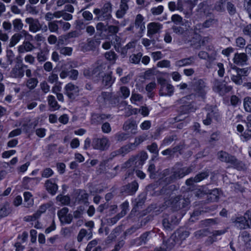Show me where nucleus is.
<instances>
[{"mask_svg": "<svg viewBox=\"0 0 251 251\" xmlns=\"http://www.w3.org/2000/svg\"><path fill=\"white\" fill-rule=\"evenodd\" d=\"M217 157L220 161L230 164L232 167L238 170L243 169L244 168V164L242 162L226 151H219L217 153Z\"/></svg>", "mask_w": 251, "mask_h": 251, "instance_id": "1", "label": "nucleus"}, {"mask_svg": "<svg viewBox=\"0 0 251 251\" xmlns=\"http://www.w3.org/2000/svg\"><path fill=\"white\" fill-rule=\"evenodd\" d=\"M112 4L108 1L105 3L101 9L95 8L93 10L94 14L99 21H106L112 19Z\"/></svg>", "mask_w": 251, "mask_h": 251, "instance_id": "2", "label": "nucleus"}, {"mask_svg": "<svg viewBox=\"0 0 251 251\" xmlns=\"http://www.w3.org/2000/svg\"><path fill=\"white\" fill-rule=\"evenodd\" d=\"M193 169L192 166L178 169L173 168L171 175L165 178V181L168 183H171L178 179H180L191 173Z\"/></svg>", "mask_w": 251, "mask_h": 251, "instance_id": "3", "label": "nucleus"}, {"mask_svg": "<svg viewBox=\"0 0 251 251\" xmlns=\"http://www.w3.org/2000/svg\"><path fill=\"white\" fill-rule=\"evenodd\" d=\"M189 235V232L179 229L176 230L167 240V244H168L167 248L171 249L179 241H182L187 238Z\"/></svg>", "mask_w": 251, "mask_h": 251, "instance_id": "4", "label": "nucleus"}, {"mask_svg": "<svg viewBox=\"0 0 251 251\" xmlns=\"http://www.w3.org/2000/svg\"><path fill=\"white\" fill-rule=\"evenodd\" d=\"M157 82L160 85L159 94L162 96H171L174 92V86L162 77L157 78Z\"/></svg>", "mask_w": 251, "mask_h": 251, "instance_id": "5", "label": "nucleus"}, {"mask_svg": "<svg viewBox=\"0 0 251 251\" xmlns=\"http://www.w3.org/2000/svg\"><path fill=\"white\" fill-rule=\"evenodd\" d=\"M206 117L203 119L204 125H210L213 120L217 121L219 117V114L216 108L212 106L207 105L205 107Z\"/></svg>", "mask_w": 251, "mask_h": 251, "instance_id": "6", "label": "nucleus"}, {"mask_svg": "<svg viewBox=\"0 0 251 251\" xmlns=\"http://www.w3.org/2000/svg\"><path fill=\"white\" fill-rule=\"evenodd\" d=\"M92 145L94 149L103 151L109 148L110 142L107 137L103 136L93 139Z\"/></svg>", "mask_w": 251, "mask_h": 251, "instance_id": "7", "label": "nucleus"}, {"mask_svg": "<svg viewBox=\"0 0 251 251\" xmlns=\"http://www.w3.org/2000/svg\"><path fill=\"white\" fill-rule=\"evenodd\" d=\"M148 158V154L146 152H141L134 158H131L126 163V167H130L134 165L136 167L140 168Z\"/></svg>", "mask_w": 251, "mask_h": 251, "instance_id": "8", "label": "nucleus"}, {"mask_svg": "<svg viewBox=\"0 0 251 251\" xmlns=\"http://www.w3.org/2000/svg\"><path fill=\"white\" fill-rule=\"evenodd\" d=\"M191 33L189 35H185L186 38L184 41L185 43H189L195 48L199 49L201 46V36L198 33L193 32L192 29H191Z\"/></svg>", "mask_w": 251, "mask_h": 251, "instance_id": "9", "label": "nucleus"}, {"mask_svg": "<svg viewBox=\"0 0 251 251\" xmlns=\"http://www.w3.org/2000/svg\"><path fill=\"white\" fill-rule=\"evenodd\" d=\"M231 89L232 87L227 85L225 81H216L214 83L213 90L221 96L225 95L230 92Z\"/></svg>", "mask_w": 251, "mask_h": 251, "instance_id": "10", "label": "nucleus"}, {"mask_svg": "<svg viewBox=\"0 0 251 251\" xmlns=\"http://www.w3.org/2000/svg\"><path fill=\"white\" fill-rule=\"evenodd\" d=\"M193 89L197 95L203 99L207 92L208 87L202 79H199L193 83Z\"/></svg>", "mask_w": 251, "mask_h": 251, "instance_id": "11", "label": "nucleus"}, {"mask_svg": "<svg viewBox=\"0 0 251 251\" xmlns=\"http://www.w3.org/2000/svg\"><path fill=\"white\" fill-rule=\"evenodd\" d=\"M65 94L71 100H74L78 96L79 93V87L72 82L67 84L65 87Z\"/></svg>", "mask_w": 251, "mask_h": 251, "instance_id": "12", "label": "nucleus"}, {"mask_svg": "<svg viewBox=\"0 0 251 251\" xmlns=\"http://www.w3.org/2000/svg\"><path fill=\"white\" fill-rule=\"evenodd\" d=\"M147 36L151 38L152 36L159 34L163 28V25L158 22H151L147 25Z\"/></svg>", "mask_w": 251, "mask_h": 251, "instance_id": "13", "label": "nucleus"}, {"mask_svg": "<svg viewBox=\"0 0 251 251\" xmlns=\"http://www.w3.org/2000/svg\"><path fill=\"white\" fill-rule=\"evenodd\" d=\"M190 203L188 199H185L178 196L175 198L171 202V205L175 210H178L185 207Z\"/></svg>", "mask_w": 251, "mask_h": 251, "instance_id": "14", "label": "nucleus"}, {"mask_svg": "<svg viewBox=\"0 0 251 251\" xmlns=\"http://www.w3.org/2000/svg\"><path fill=\"white\" fill-rule=\"evenodd\" d=\"M69 209L67 207H63L57 212L58 217L61 223L70 224L73 219V215L68 214Z\"/></svg>", "mask_w": 251, "mask_h": 251, "instance_id": "15", "label": "nucleus"}, {"mask_svg": "<svg viewBox=\"0 0 251 251\" xmlns=\"http://www.w3.org/2000/svg\"><path fill=\"white\" fill-rule=\"evenodd\" d=\"M25 22L29 25V30L33 33H36L41 29V25L39 21L33 18H27Z\"/></svg>", "mask_w": 251, "mask_h": 251, "instance_id": "16", "label": "nucleus"}, {"mask_svg": "<svg viewBox=\"0 0 251 251\" xmlns=\"http://www.w3.org/2000/svg\"><path fill=\"white\" fill-rule=\"evenodd\" d=\"M27 66L23 65L22 66L19 65L15 66L10 72V76L12 78H21L24 75V68H27Z\"/></svg>", "mask_w": 251, "mask_h": 251, "instance_id": "17", "label": "nucleus"}, {"mask_svg": "<svg viewBox=\"0 0 251 251\" xmlns=\"http://www.w3.org/2000/svg\"><path fill=\"white\" fill-rule=\"evenodd\" d=\"M101 96L104 101L108 102L112 106H115L119 102L120 98L117 94L114 95L108 92H102Z\"/></svg>", "mask_w": 251, "mask_h": 251, "instance_id": "18", "label": "nucleus"}, {"mask_svg": "<svg viewBox=\"0 0 251 251\" xmlns=\"http://www.w3.org/2000/svg\"><path fill=\"white\" fill-rule=\"evenodd\" d=\"M144 20L145 18L141 14H138L136 16L134 21L135 27L139 29L138 33L141 35L145 32L146 29Z\"/></svg>", "mask_w": 251, "mask_h": 251, "instance_id": "19", "label": "nucleus"}, {"mask_svg": "<svg viewBox=\"0 0 251 251\" xmlns=\"http://www.w3.org/2000/svg\"><path fill=\"white\" fill-rule=\"evenodd\" d=\"M179 220L174 214L171 215L168 218H165L163 221V225L166 229H172L174 226L178 224Z\"/></svg>", "mask_w": 251, "mask_h": 251, "instance_id": "20", "label": "nucleus"}, {"mask_svg": "<svg viewBox=\"0 0 251 251\" xmlns=\"http://www.w3.org/2000/svg\"><path fill=\"white\" fill-rule=\"evenodd\" d=\"M123 129L125 131L130 132L132 134H136L137 132V126L136 122L133 120H128L125 122Z\"/></svg>", "mask_w": 251, "mask_h": 251, "instance_id": "21", "label": "nucleus"}, {"mask_svg": "<svg viewBox=\"0 0 251 251\" xmlns=\"http://www.w3.org/2000/svg\"><path fill=\"white\" fill-rule=\"evenodd\" d=\"M35 49V46L29 41H24L22 44L18 48V50L20 53L31 52Z\"/></svg>", "mask_w": 251, "mask_h": 251, "instance_id": "22", "label": "nucleus"}, {"mask_svg": "<svg viewBox=\"0 0 251 251\" xmlns=\"http://www.w3.org/2000/svg\"><path fill=\"white\" fill-rule=\"evenodd\" d=\"M138 184L136 181H132L123 187L122 190L128 195H133L138 190Z\"/></svg>", "mask_w": 251, "mask_h": 251, "instance_id": "23", "label": "nucleus"}, {"mask_svg": "<svg viewBox=\"0 0 251 251\" xmlns=\"http://www.w3.org/2000/svg\"><path fill=\"white\" fill-rule=\"evenodd\" d=\"M248 57L244 53H236L233 58V62L237 65H244L246 64Z\"/></svg>", "mask_w": 251, "mask_h": 251, "instance_id": "24", "label": "nucleus"}, {"mask_svg": "<svg viewBox=\"0 0 251 251\" xmlns=\"http://www.w3.org/2000/svg\"><path fill=\"white\" fill-rule=\"evenodd\" d=\"M194 60L195 58L193 56H190L188 58L177 60L176 61L175 64L176 67L181 68L193 64L194 62Z\"/></svg>", "mask_w": 251, "mask_h": 251, "instance_id": "25", "label": "nucleus"}, {"mask_svg": "<svg viewBox=\"0 0 251 251\" xmlns=\"http://www.w3.org/2000/svg\"><path fill=\"white\" fill-rule=\"evenodd\" d=\"M172 29L174 33L176 34L182 35L183 40L186 38L185 35H189L191 33V29L184 28L180 26H173Z\"/></svg>", "mask_w": 251, "mask_h": 251, "instance_id": "26", "label": "nucleus"}, {"mask_svg": "<svg viewBox=\"0 0 251 251\" xmlns=\"http://www.w3.org/2000/svg\"><path fill=\"white\" fill-rule=\"evenodd\" d=\"M100 41L99 39H88L85 46L86 50H94L99 46Z\"/></svg>", "mask_w": 251, "mask_h": 251, "instance_id": "27", "label": "nucleus"}, {"mask_svg": "<svg viewBox=\"0 0 251 251\" xmlns=\"http://www.w3.org/2000/svg\"><path fill=\"white\" fill-rule=\"evenodd\" d=\"M130 91L129 88L126 86H121L120 87L119 90L117 92L120 98L126 99L129 96Z\"/></svg>", "mask_w": 251, "mask_h": 251, "instance_id": "28", "label": "nucleus"}, {"mask_svg": "<svg viewBox=\"0 0 251 251\" xmlns=\"http://www.w3.org/2000/svg\"><path fill=\"white\" fill-rule=\"evenodd\" d=\"M234 222L235 226L240 229H246L251 227L247 223L244 217H237Z\"/></svg>", "mask_w": 251, "mask_h": 251, "instance_id": "29", "label": "nucleus"}, {"mask_svg": "<svg viewBox=\"0 0 251 251\" xmlns=\"http://www.w3.org/2000/svg\"><path fill=\"white\" fill-rule=\"evenodd\" d=\"M112 23L114 25H117L119 24V21L112 19ZM119 30V26L116 25H107L106 28L105 29V31H107L108 33L110 34H113L115 35L118 32Z\"/></svg>", "mask_w": 251, "mask_h": 251, "instance_id": "30", "label": "nucleus"}, {"mask_svg": "<svg viewBox=\"0 0 251 251\" xmlns=\"http://www.w3.org/2000/svg\"><path fill=\"white\" fill-rule=\"evenodd\" d=\"M38 82V80L36 77L27 78L25 81V86L30 90L35 89L37 86Z\"/></svg>", "mask_w": 251, "mask_h": 251, "instance_id": "31", "label": "nucleus"}, {"mask_svg": "<svg viewBox=\"0 0 251 251\" xmlns=\"http://www.w3.org/2000/svg\"><path fill=\"white\" fill-rule=\"evenodd\" d=\"M24 37L22 33V31L15 33L11 38L9 46L13 47L15 46L20 40Z\"/></svg>", "mask_w": 251, "mask_h": 251, "instance_id": "32", "label": "nucleus"}, {"mask_svg": "<svg viewBox=\"0 0 251 251\" xmlns=\"http://www.w3.org/2000/svg\"><path fill=\"white\" fill-rule=\"evenodd\" d=\"M111 74L112 73L110 72L107 74L105 75L102 77V83L104 86L110 87L115 81V78H113Z\"/></svg>", "mask_w": 251, "mask_h": 251, "instance_id": "33", "label": "nucleus"}, {"mask_svg": "<svg viewBox=\"0 0 251 251\" xmlns=\"http://www.w3.org/2000/svg\"><path fill=\"white\" fill-rule=\"evenodd\" d=\"M45 186L48 191L52 195H54L58 189L57 185L53 183L50 180H47L46 181Z\"/></svg>", "mask_w": 251, "mask_h": 251, "instance_id": "34", "label": "nucleus"}, {"mask_svg": "<svg viewBox=\"0 0 251 251\" xmlns=\"http://www.w3.org/2000/svg\"><path fill=\"white\" fill-rule=\"evenodd\" d=\"M130 100L132 104L138 105L143 101V97L141 94L132 92Z\"/></svg>", "mask_w": 251, "mask_h": 251, "instance_id": "35", "label": "nucleus"}, {"mask_svg": "<svg viewBox=\"0 0 251 251\" xmlns=\"http://www.w3.org/2000/svg\"><path fill=\"white\" fill-rule=\"evenodd\" d=\"M48 104L51 108L52 111L58 109L60 108L59 105L58 104L55 100V97L52 95H49L48 97Z\"/></svg>", "mask_w": 251, "mask_h": 251, "instance_id": "36", "label": "nucleus"}, {"mask_svg": "<svg viewBox=\"0 0 251 251\" xmlns=\"http://www.w3.org/2000/svg\"><path fill=\"white\" fill-rule=\"evenodd\" d=\"M208 194V199H210L211 201H217L219 197V191L218 189H214L211 190H208V192L206 191L203 193V194Z\"/></svg>", "mask_w": 251, "mask_h": 251, "instance_id": "37", "label": "nucleus"}, {"mask_svg": "<svg viewBox=\"0 0 251 251\" xmlns=\"http://www.w3.org/2000/svg\"><path fill=\"white\" fill-rule=\"evenodd\" d=\"M49 54V50H41L39 52L37 53V59L40 63L45 62L48 59Z\"/></svg>", "mask_w": 251, "mask_h": 251, "instance_id": "38", "label": "nucleus"}, {"mask_svg": "<svg viewBox=\"0 0 251 251\" xmlns=\"http://www.w3.org/2000/svg\"><path fill=\"white\" fill-rule=\"evenodd\" d=\"M114 137L117 142H122L127 140L129 137V135L127 133L119 131L114 135Z\"/></svg>", "mask_w": 251, "mask_h": 251, "instance_id": "39", "label": "nucleus"}, {"mask_svg": "<svg viewBox=\"0 0 251 251\" xmlns=\"http://www.w3.org/2000/svg\"><path fill=\"white\" fill-rule=\"evenodd\" d=\"M88 195L84 190H80L76 198V201L78 203H85L87 201Z\"/></svg>", "mask_w": 251, "mask_h": 251, "instance_id": "40", "label": "nucleus"}, {"mask_svg": "<svg viewBox=\"0 0 251 251\" xmlns=\"http://www.w3.org/2000/svg\"><path fill=\"white\" fill-rule=\"evenodd\" d=\"M218 218L207 219L202 220L201 222V224L202 226H209L218 224L219 223Z\"/></svg>", "mask_w": 251, "mask_h": 251, "instance_id": "41", "label": "nucleus"}, {"mask_svg": "<svg viewBox=\"0 0 251 251\" xmlns=\"http://www.w3.org/2000/svg\"><path fill=\"white\" fill-rule=\"evenodd\" d=\"M240 237L244 242L251 248V238L250 234L246 231H242Z\"/></svg>", "mask_w": 251, "mask_h": 251, "instance_id": "42", "label": "nucleus"}, {"mask_svg": "<svg viewBox=\"0 0 251 251\" xmlns=\"http://www.w3.org/2000/svg\"><path fill=\"white\" fill-rule=\"evenodd\" d=\"M24 202L26 207H30L33 204V200L32 198V195L29 192H25L24 194Z\"/></svg>", "mask_w": 251, "mask_h": 251, "instance_id": "43", "label": "nucleus"}, {"mask_svg": "<svg viewBox=\"0 0 251 251\" xmlns=\"http://www.w3.org/2000/svg\"><path fill=\"white\" fill-rule=\"evenodd\" d=\"M176 139V135H172L166 136L162 141L161 147H165L170 145L174 140Z\"/></svg>", "mask_w": 251, "mask_h": 251, "instance_id": "44", "label": "nucleus"}, {"mask_svg": "<svg viewBox=\"0 0 251 251\" xmlns=\"http://www.w3.org/2000/svg\"><path fill=\"white\" fill-rule=\"evenodd\" d=\"M14 30L16 31H22L24 24L20 19H16L12 21Z\"/></svg>", "mask_w": 251, "mask_h": 251, "instance_id": "45", "label": "nucleus"}, {"mask_svg": "<svg viewBox=\"0 0 251 251\" xmlns=\"http://www.w3.org/2000/svg\"><path fill=\"white\" fill-rule=\"evenodd\" d=\"M135 149L134 148L133 145L131 143L127 144L119 149L121 154L124 155L127 153L131 151L134 150Z\"/></svg>", "mask_w": 251, "mask_h": 251, "instance_id": "46", "label": "nucleus"}, {"mask_svg": "<svg viewBox=\"0 0 251 251\" xmlns=\"http://www.w3.org/2000/svg\"><path fill=\"white\" fill-rule=\"evenodd\" d=\"M244 110L247 112H251V97H246L243 100Z\"/></svg>", "mask_w": 251, "mask_h": 251, "instance_id": "47", "label": "nucleus"}, {"mask_svg": "<svg viewBox=\"0 0 251 251\" xmlns=\"http://www.w3.org/2000/svg\"><path fill=\"white\" fill-rule=\"evenodd\" d=\"M58 21H54L50 22L48 23V27L51 32L58 33Z\"/></svg>", "mask_w": 251, "mask_h": 251, "instance_id": "48", "label": "nucleus"}, {"mask_svg": "<svg viewBox=\"0 0 251 251\" xmlns=\"http://www.w3.org/2000/svg\"><path fill=\"white\" fill-rule=\"evenodd\" d=\"M10 213L9 204L5 203L3 205H0V217L7 216Z\"/></svg>", "mask_w": 251, "mask_h": 251, "instance_id": "49", "label": "nucleus"}, {"mask_svg": "<svg viewBox=\"0 0 251 251\" xmlns=\"http://www.w3.org/2000/svg\"><path fill=\"white\" fill-rule=\"evenodd\" d=\"M58 50L60 54L65 56L71 55L73 51L72 48L69 47H59Z\"/></svg>", "mask_w": 251, "mask_h": 251, "instance_id": "50", "label": "nucleus"}, {"mask_svg": "<svg viewBox=\"0 0 251 251\" xmlns=\"http://www.w3.org/2000/svg\"><path fill=\"white\" fill-rule=\"evenodd\" d=\"M145 199L144 197H142L139 196V198L135 200L136 204L134 205V207L131 210V213H132L133 212H136L139 207L141 206L145 202Z\"/></svg>", "mask_w": 251, "mask_h": 251, "instance_id": "51", "label": "nucleus"}, {"mask_svg": "<svg viewBox=\"0 0 251 251\" xmlns=\"http://www.w3.org/2000/svg\"><path fill=\"white\" fill-rule=\"evenodd\" d=\"M104 56L107 60L111 61L113 63L115 62L118 57L115 52L112 50L106 52Z\"/></svg>", "mask_w": 251, "mask_h": 251, "instance_id": "52", "label": "nucleus"}, {"mask_svg": "<svg viewBox=\"0 0 251 251\" xmlns=\"http://www.w3.org/2000/svg\"><path fill=\"white\" fill-rule=\"evenodd\" d=\"M251 138V124H247V129L242 135V139L243 141H247Z\"/></svg>", "mask_w": 251, "mask_h": 251, "instance_id": "53", "label": "nucleus"}, {"mask_svg": "<svg viewBox=\"0 0 251 251\" xmlns=\"http://www.w3.org/2000/svg\"><path fill=\"white\" fill-rule=\"evenodd\" d=\"M56 199L63 205H69L70 202V198L68 196L58 195Z\"/></svg>", "mask_w": 251, "mask_h": 251, "instance_id": "54", "label": "nucleus"}, {"mask_svg": "<svg viewBox=\"0 0 251 251\" xmlns=\"http://www.w3.org/2000/svg\"><path fill=\"white\" fill-rule=\"evenodd\" d=\"M25 10L28 13L33 15H37L39 13V10L37 7L30 4L26 5Z\"/></svg>", "mask_w": 251, "mask_h": 251, "instance_id": "55", "label": "nucleus"}, {"mask_svg": "<svg viewBox=\"0 0 251 251\" xmlns=\"http://www.w3.org/2000/svg\"><path fill=\"white\" fill-rule=\"evenodd\" d=\"M208 9L209 6L206 1L201 2L198 5V10L201 13L206 14L208 13Z\"/></svg>", "mask_w": 251, "mask_h": 251, "instance_id": "56", "label": "nucleus"}, {"mask_svg": "<svg viewBox=\"0 0 251 251\" xmlns=\"http://www.w3.org/2000/svg\"><path fill=\"white\" fill-rule=\"evenodd\" d=\"M142 56V54L140 52L137 54H132L129 57V61L132 63L138 64L139 63Z\"/></svg>", "mask_w": 251, "mask_h": 251, "instance_id": "57", "label": "nucleus"}, {"mask_svg": "<svg viewBox=\"0 0 251 251\" xmlns=\"http://www.w3.org/2000/svg\"><path fill=\"white\" fill-rule=\"evenodd\" d=\"M51 205V204L50 203L44 204L41 205L38 211L36 212V215L39 218L41 214L45 213L47 209Z\"/></svg>", "mask_w": 251, "mask_h": 251, "instance_id": "58", "label": "nucleus"}, {"mask_svg": "<svg viewBox=\"0 0 251 251\" xmlns=\"http://www.w3.org/2000/svg\"><path fill=\"white\" fill-rule=\"evenodd\" d=\"M163 10L164 7L162 5H159L157 7L151 8V12L153 15H159L163 12Z\"/></svg>", "mask_w": 251, "mask_h": 251, "instance_id": "59", "label": "nucleus"}, {"mask_svg": "<svg viewBox=\"0 0 251 251\" xmlns=\"http://www.w3.org/2000/svg\"><path fill=\"white\" fill-rule=\"evenodd\" d=\"M209 174L207 172L201 173L195 176V182H199L207 178Z\"/></svg>", "mask_w": 251, "mask_h": 251, "instance_id": "60", "label": "nucleus"}, {"mask_svg": "<svg viewBox=\"0 0 251 251\" xmlns=\"http://www.w3.org/2000/svg\"><path fill=\"white\" fill-rule=\"evenodd\" d=\"M78 76V72L75 69H72L69 71V77L73 80H76Z\"/></svg>", "mask_w": 251, "mask_h": 251, "instance_id": "61", "label": "nucleus"}, {"mask_svg": "<svg viewBox=\"0 0 251 251\" xmlns=\"http://www.w3.org/2000/svg\"><path fill=\"white\" fill-rule=\"evenodd\" d=\"M100 114H93L92 115L91 122L92 124L98 125L100 124L101 122V118H100Z\"/></svg>", "mask_w": 251, "mask_h": 251, "instance_id": "62", "label": "nucleus"}, {"mask_svg": "<svg viewBox=\"0 0 251 251\" xmlns=\"http://www.w3.org/2000/svg\"><path fill=\"white\" fill-rule=\"evenodd\" d=\"M53 174V171L50 168H47L43 170L41 175L43 177L48 178L51 176Z\"/></svg>", "mask_w": 251, "mask_h": 251, "instance_id": "63", "label": "nucleus"}, {"mask_svg": "<svg viewBox=\"0 0 251 251\" xmlns=\"http://www.w3.org/2000/svg\"><path fill=\"white\" fill-rule=\"evenodd\" d=\"M235 43L237 47L243 48L246 45V41L243 37H239L236 38Z\"/></svg>", "mask_w": 251, "mask_h": 251, "instance_id": "64", "label": "nucleus"}]
</instances>
